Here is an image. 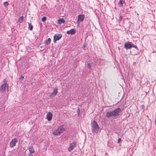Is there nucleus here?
<instances>
[{"label":"nucleus","instance_id":"25","mask_svg":"<svg viewBox=\"0 0 156 156\" xmlns=\"http://www.w3.org/2000/svg\"><path fill=\"white\" fill-rule=\"evenodd\" d=\"M24 77L23 76H21V77L20 78V79L21 80H23V79H24Z\"/></svg>","mask_w":156,"mask_h":156},{"label":"nucleus","instance_id":"7","mask_svg":"<svg viewBox=\"0 0 156 156\" xmlns=\"http://www.w3.org/2000/svg\"><path fill=\"white\" fill-rule=\"evenodd\" d=\"M85 18V15L83 14L79 15L78 16V20L77 23H78L79 21L80 22H82L83 21Z\"/></svg>","mask_w":156,"mask_h":156},{"label":"nucleus","instance_id":"21","mask_svg":"<svg viewBox=\"0 0 156 156\" xmlns=\"http://www.w3.org/2000/svg\"><path fill=\"white\" fill-rule=\"evenodd\" d=\"M47 20V18L45 16L43 17L41 19V21L43 22H45Z\"/></svg>","mask_w":156,"mask_h":156},{"label":"nucleus","instance_id":"19","mask_svg":"<svg viewBox=\"0 0 156 156\" xmlns=\"http://www.w3.org/2000/svg\"><path fill=\"white\" fill-rule=\"evenodd\" d=\"M124 0H120V1L119 2V4H120L121 5V6H122L123 3L124 2Z\"/></svg>","mask_w":156,"mask_h":156},{"label":"nucleus","instance_id":"3","mask_svg":"<svg viewBox=\"0 0 156 156\" xmlns=\"http://www.w3.org/2000/svg\"><path fill=\"white\" fill-rule=\"evenodd\" d=\"M18 140L16 138L12 139L9 143L10 147L12 148L15 146Z\"/></svg>","mask_w":156,"mask_h":156},{"label":"nucleus","instance_id":"14","mask_svg":"<svg viewBox=\"0 0 156 156\" xmlns=\"http://www.w3.org/2000/svg\"><path fill=\"white\" fill-rule=\"evenodd\" d=\"M58 93V91L57 89H54V91L51 94V95H53L54 96H55Z\"/></svg>","mask_w":156,"mask_h":156},{"label":"nucleus","instance_id":"16","mask_svg":"<svg viewBox=\"0 0 156 156\" xmlns=\"http://www.w3.org/2000/svg\"><path fill=\"white\" fill-rule=\"evenodd\" d=\"M59 132L57 129L54 131L53 132V134L55 135H58L60 134L59 133Z\"/></svg>","mask_w":156,"mask_h":156},{"label":"nucleus","instance_id":"28","mask_svg":"<svg viewBox=\"0 0 156 156\" xmlns=\"http://www.w3.org/2000/svg\"><path fill=\"white\" fill-rule=\"evenodd\" d=\"M78 114H79V113H80V110H79V108H78Z\"/></svg>","mask_w":156,"mask_h":156},{"label":"nucleus","instance_id":"1","mask_svg":"<svg viewBox=\"0 0 156 156\" xmlns=\"http://www.w3.org/2000/svg\"><path fill=\"white\" fill-rule=\"evenodd\" d=\"M121 109L119 108H118L112 111H109L106 114V116L107 118H110L112 117H116L119 115V114L121 112Z\"/></svg>","mask_w":156,"mask_h":156},{"label":"nucleus","instance_id":"12","mask_svg":"<svg viewBox=\"0 0 156 156\" xmlns=\"http://www.w3.org/2000/svg\"><path fill=\"white\" fill-rule=\"evenodd\" d=\"M58 23L61 24L62 23H64L65 20L63 18H59L58 20Z\"/></svg>","mask_w":156,"mask_h":156},{"label":"nucleus","instance_id":"30","mask_svg":"<svg viewBox=\"0 0 156 156\" xmlns=\"http://www.w3.org/2000/svg\"><path fill=\"white\" fill-rule=\"evenodd\" d=\"M135 63H136V62H134L133 63V65H134V66H135Z\"/></svg>","mask_w":156,"mask_h":156},{"label":"nucleus","instance_id":"22","mask_svg":"<svg viewBox=\"0 0 156 156\" xmlns=\"http://www.w3.org/2000/svg\"><path fill=\"white\" fill-rule=\"evenodd\" d=\"M132 47H134L136 48L137 50L138 49L137 47L134 44H133L132 43V45H131V48Z\"/></svg>","mask_w":156,"mask_h":156},{"label":"nucleus","instance_id":"4","mask_svg":"<svg viewBox=\"0 0 156 156\" xmlns=\"http://www.w3.org/2000/svg\"><path fill=\"white\" fill-rule=\"evenodd\" d=\"M8 85L7 83H3L1 86L0 88V91L2 93H4L5 91L6 88H8Z\"/></svg>","mask_w":156,"mask_h":156},{"label":"nucleus","instance_id":"17","mask_svg":"<svg viewBox=\"0 0 156 156\" xmlns=\"http://www.w3.org/2000/svg\"><path fill=\"white\" fill-rule=\"evenodd\" d=\"M23 18H24L23 16H21L20 17L18 20V22L19 23H21L23 21Z\"/></svg>","mask_w":156,"mask_h":156},{"label":"nucleus","instance_id":"13","mask_svg":"<svg viewBox=\"0 0 156 156\" xmlns=\"http://www.w3.org/2000/svg\"><path fill=\"white\" fill-rule=\"evenodd\" d=\"M29 150L30 152V154H32L34 153V150L32 146L29 147Z\"/></svg>","mask_w":156,"mask_h":156},{"label":"nucleus","instance_id":"10","mask_svg":"<svg viewBox=\"0 0 156 156\" xmlns=\"http://www.w3.org/2000/svg\"><path fill=\"white\" fill-rule=\"evenodd\" d=\"M52 114L51 112H49L47 115V118L48 121H51L52 119Z\"/></svg>","mask_w":156,"mask_h":156},{"label":"nucleus","instance_id":"15","mask_svg":"<svg viewBox=\"0 0 156 156\" xmlns=\"http://www.w3.org/2000/svg\"><path fill=\"white\" fill-rule=\"evenodd\" d=\"M51 40L50 38H48V39L46 41H45L44 42L46 44H50L51 42Z\"/></svg>","mask_w":156,"mask_h":156},{"label":"nucleus","instance_id":"8","mask_svg":"<svg viewBox=\"0 0 156 156\" xmlns=\"http://www.w3.org/2000/svg\"><path fill=\"white\" fill-rule=\"evenodd\" d=\"M76 146V144L73 142L70 144V145L68 148V150L69 152H71V151L73 150L74 148Z\"/></svg>","mask_w":156,"mask_h":156},{"label":"nucleus","instance_id":"27","mask_svg":"<svg viewBox=\"0 0 156 156\" xmlns=\"http://www.w3.org/2000/svg\"><path fill=\"white\" fill-rule=\"evenodd\" d=\"M3 83H6V80L5 79H4L3 80Z\"/></svg>","mask_w":156,"mask_h":156},{"label":"nucleus","instance_id":"24","mask_svg":"<svg viewBox=\"0 0 156 156\" xmlns=\"http://www.w3.org/2000/svg\"><path fill=\"white\" fill-rule=\"evenodd\" d=\"M122 19V16H120L119 17V21H121Z\"/></svg>","mask_w":156,"mask_h":156},{"label":"nucleus","instance_id":"5","mask_svg":"<svg viewBox=\"0 0 156 156\" xmlns=\"http://www.w3.org/2000/svg\"><path fill=\"white\" fill-rule=\"evenodd\" d=\"M62 36V35L61 34H55L54 37V42L55 43L57 41L59 40L61 38Z\"/></svg>","mask_w":156,"mask_h":156},{"label":"nucleus","instance_id":"2","mask_svg":"<svg viewBox=\"0 0 156 156\" xmlns=\"http://www.w3.org/2000/svg\"><path fill=\"white\" fill-rule=\"evenodd\" d=\"M92 131L93 133H97L99 129V127L95 121H94L91 123Z\"/></svg>","mask_w":156,"mask_h":156},{"label":"nucleus","instance_id":"18","mask_svg":"<svg viewBox=\"0 0 156 156\" xmlns=\"http://www.w3.org/2000/svg\"><path fill=\"white\" fill-rule=\"evenodd\" d=\"M28 23V28L30 30H33V26L31 24V23Z\"/></svg>","mask_w":156,"mask_h":156},{"label":"nucleus","instance_id":"26","mask_svg":"<svg viewBox=\"0 0 156 156\" xmlns=\"http://www.w3.org/2000/svg\"><path fill=\"white\" fill-rule=\"evenodd\" d=\"M121 140V139L120 138H119L117 142L118 143H119Z\"/></svg>","mask_w":156,"mask_h":156},{"label":"nucleus","instance_id":"29","mask_svg":"<svg viewBox=\"0 0 156 156\" xmlns=\"http://www.w3.org/2000/svg\"><path fill=\"white\" fill-rule=\"evenodd\" d=\"M29 156H33V155L32 154H29Z\"/></svg>","mask_w":156,"mask_h":156},{"label":"nucleus","instance_id":"11","mask_svg":"<svg viewBox=\"0 0 156 156\" xmlns=\"http://www.w3.org/2000/svg\"><path fill=\"white\" fill-rule=\"evenodd\" d=\"M57 129L60 132L59 133L60 134L63 133L65 131V129L63 125L60 126Z\"/></svg>","mask_w":156,"mask_h":156},{"label":"nucleus","instance_id":"23","mask_svg":"<svg viewBox=\"0 0 156 156\" xmlns=\"http://www.w3.org/2000/svg\"><path fill=\"white\" fill-rule=\"evenodd\" d=\"M87 65L89 69H91V66H90V63H87Z\"/></svg>","mask_w":156,"mask_h":156},{"label":"nucleus","instance_id":"20","mask_svg":"<svg viewBox=\"0 0 156 156\" xmlns=\"http://www.w3.org/2000/svg\"><path fill=\"white\" fill-rule=\"evenodd\" d=\"M3 4L5 8H7L9 5V3L7 2L6 1Z\"/></svg>","mask_w":156,"mask_h":156},{"label":"nucleus","instance_id":"9","mask_svg":"<svg viewBox=\"0 0 156 156\" xmlns=\"http://www.w3.org/2000/svg\"><path fill=\"white\" fill-rule=\"evenodd\" d=\"M76 33V30L75 29H72L69 30H68L66 32L67 34L73 35L74 34Z\"/></svg>","mask_w":156,"mask_h":156},{"label":"nucleus","instance_id":"6","mask_svg":"<svg viewBox=\"0 0 156 156\" xmlns=\"http://www.w3.org/2000/svg\"><path fill=\"white\" fill-rule=\"evenodd\" d=\"M132 42L127 41L125 43L124 47L126 50L130 49L131 48Z\"/></svg>","mask_w":156,"mask_h":156}]
</instances>
